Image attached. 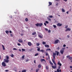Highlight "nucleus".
<instances>
[{"instance_id": "19", "label": "nucleus", "mask_w": 72, "mask_h": 72, "mask_svg": "<svg viewBox=\"0 0 72 72\" xmlns=\"http://www.w3.org/2000/svg\"><path fill=\"white\" fill-rule=\"evenodd\" d=\"M38 36L39 37H40V38H41V39H42V37L41 35H39Z\"/></svg>"}, {"instance_id": "13", "label": "nucleus", "mask_w": 72, "mask_h": 72, "mask_svg": "<svg viewBox=\"0 0 72 72\" xmlns=\"http://www.w3.org/2000/svg\"><path fill=\"white\" fill-rule=\"evenodd\" d=\"M40 61L41 62H43V61H44V62H46L45 60L44 59H40Z\"/></svg>"}, {"instance_id": "12", "label": "nucleus", "mask_w": 72, "mask_h": 72, "mask_svg": "<svg viewBox=\"0 0 72 72\" xmlns=\"http://www.w3.org/2000/svg\"><path fill=\"white\" fill-rule=\"evenodd\" d=\"M52 67L53 69H55V68H57V66L55 65V66H52Z\"/></svg>"}, {"instance_id": "48", "label": "nucleus", "mask_w": 72, "mask_h": 72, "mask_svg": "<svg viewBox=\"0 0 72 72\" xmlns=\"http://www.w3.org/2000/svg\"><path fill=\"white\" fill-rule=\"evenodd\" d=\"M57 72H59V69H57Z\"/></svg>"}, {"instance_id": "16", "label": "nucleus", "mask_w": 72, "mask_h": 72, "mask_svg": "<svg viewBox=\"0 0 72 72\" xmlns=\"http://www.w3.org/2000/svg\"><path fill=\"white\" fill-rule=\"evenodd\" d=\"M45 47H46V48H49V45L47 44H46L45 45Z\"/></svg>"}, {"instance_id": "36", "label": "nucleus", "mask_w": 72, "mask_h": 72, "mask_svg": "<svg viewBox=\"0 0 72 72\" xmlns=\"http://www.w3.org/2000/svg\"><path fill=\"white\" fill-rule=\"evenodd\" d=\"M6 59H7V60L9 59V57H8V56H6Z\"/></svg>"}, {"instance_id": "5", "label": "nucleus", "mask_w": 72, "mask_h": 72, "mask_svg": "<svg viewBox=\"0 0 72 72\" xmlns=\"http://www.w3.org/2000/svg\"><path fill=\"white\" fill-rule=\"evenodd\" d=\"M4 62H6V63H8L9 62V60L7 59H4Z\"/></svg>"}, {"instance_id": "15", "label": "nucleus", "mask_w": 72, "mask_h": 72, "mask_svg": "<svg viewBox=\"0 0 72 72\" xmlns=\"http://www.w3.org/2000/svg\"><path fill=\"white\" fill-rule=\"evenodd\" d=\"M49 5H48L49 6H50V5H52V3L51 2H49Z\"/></svg>"}, {"instance_id": "42", "label": "nucleus", "mask_w": 72, "mask_h": 72, "mask_svg": "<svg viewBox=\"0 0 72 72\" xmlns=\"http://www.w3.org/2000/svg\"><path fill=\"white\" fill-rule=\"evenodd\" d=\"M45 22L46 23H47V24H48V23H49V22L48 21H46Z\"/></svg>"}, {"instance_id": "17", "label": "nucleus", "mask_w": 72, "mask_h": 72, "mask_svg": "<svg viewBox=\"0 0 72 72\" xmlns=\"http://www.w3.org/2000/svg\"><path fill=\"white\" fill-rule=\"evenodd\" d=\"M40 51H41V52H42V53H44L45 52V50H41Z\"/></svg>"}, {"instance_id": "28", "label": "nucleus", "mask_w": 72, "mask_h": 72, "mask_svg": "<svg viewBox=\"0 0 72 72\" xmlns=\"http://www.w3.org/2000/svg\"><path fill=\"white\" fill-rule=\"evenodd\" d=\"M22 58L23 59H24V55H23L22 56Z\"/></svg>"}, {"instance_id": "31", "label": "nucleus", "mask_w": 72, "mask_h": 72, "mask_svg": "<svg viewBox=\"0 0 72 72\" xmlns=\"http://www.w3.org/2000/svg\"><path fill=\"white\" fill-rule=\"evenodd\" d=\"M49 50H51L50 48L47 49H46V51H49Z\"/></svg>"}, {"instance_id": "11", "label": "nucleus", "mask_w": 72, "mask_h": 72, "mask_svg": "<svg viewBox=\"0 0 72 72\" xmlns=\"http://www.w3.org/2000/svg\"><path fill=\"white\" fill-rule=\"evenodd\" d=\"M58 65H59V66H62V64L60 63V62L59 61V62L57 63Z\"/></svg>"}, {"instance_id": "50", "label": "nucleus", "mask_w": 72, "mask_h": 72, "mask_svg": "<svg viewBox=\"0 0 72 72\" xmlns=\"http://www.w3.org/2000/svg\"><path fill=\"white\" fill-rule=\"evenodd\" d=\"M66 45L65 44H64L63 46V47H66Z\"/></svg>"}, {"instance_id": "54", "label": "nucleus", "mask_w": 72, "mask_h": 72, "mask_svg": "<svg viewBox=\"0 0 72 72\" xmlns=\"http://www.w3.org/2000/svg\"><path fill=\"white\" fill-rule=\"evenodd\" d=\"M44 25H45V26H46V23H44Z\"/></svg>"}, {"instance_id": "64", "label": "nucleus", "mask_w": 72, "mask_h": 72, "mask_svg": "<svg viewBox=\"0 0 72 72\" xmlns=\"http://www.w3.org/2000/svg\"><path fill=\"white\" fill-rule=\"evenodd\" d=\"M46 69H48V66H46Z\"/></svg>"}, {"instance_id": "26", "label": "nucleus", "mask_w": 72, "mask_h": 72, "mask_svg": "<svg viewBox=\"0 0 72 72\" xmlns=\"http://www.w3.org/2000/svg\"><path fill=\"white\" fill-rule=\"evenodd\" d=\"M25 20L26 22H28V18H26Z\"/></svg>"}, {"instance_id": "35", "label": "nucleus", "mask_w": 72, "mask_h": 72, "mask_svg": "<svg viewBox=\"0 0 72 72\" xmlns=\"http://www.w3.org/2000/svg\"><path fill=\"white\" fill-rule=\"evenodd\" d=\"M40 48H37V51H40Z\"/></svg>"}, {"instance_id": "41", "label": "nucleus", "mask_w": 72, "mask_h": 72, "mask_svg": "<svg viewBox=\"0 0 72 72\" xmlns=\"http://www.w3.org/2000/svg\"><path fill=\"white\" fill-rule=\"evenodd\" d=\"M65 28H68V26L66 25L65 27Z\"/></svg>"}, {"instance_id": "21", "label": "nucleus", "mask_w": 72, "mask_h": 72, "mask_svg": "<svg viewBox=\"0 0 72 72\" xmlns=\"http://www.w3.org/2000/svg\"><path fill=\"white\" fill-rule=\"evenodd\" d=\"M67 29H68V31H70L71 30V28H67Z\"/></svg>"}, {"instance_id": "53", "label": "nucleus", "mask_w": 72, "mask_h": 72, "mask_svg": "<svg viewBox=\"0 0 72 72\" xmlns=\"http://www.w3.org/2000/svg\"><path fill=\"white\" fill-rule=\"evenodd\" d=\"M65 31L66 32H67V31H68V30L67 29V28L65 30Z\"/></svg>"}, {"instance_id": "59", "label": "nucleus", "mask_w": 72, "mask_h": 72, "mask_svg": "<svg viewBox=\"0 0 72 72\" xmlns=\"http://www.w3.org/2000/svg\"><path fill=\"white\" fill-rule=\"evenodd\" d=\"M57 50H59V47H58V48H57Z\"/></svg>"}, {"instance_id": "47", "label": "nucleus", "mask_w": 72, "mask_h": 72, "mask_svg": "<svg viewBox=\"0 0 72 72\" xmlns=\"http://www.w3.org/2000/svg\"><path fill=\"white\" fill-rule=\"evenodd\" d=\"M46 56H48V54L46 52Z\"/></svg>"}, {"instance_id": "45", "label": "nucleus", "mask_w": 72, "mask_h": 72, "mask_svg": "<svg viewBox=\"0 0 72 72\" xmlns=\"http://www.w3.org/2000/svg\"><path fill=\"white\" fill-rule=\"evenodd\" d=\"M13 50H17V49L15 48H14L13 49Z\"/></svg>"}, {"instance_id": "22", "label": "nucleus", "mask_w": 72, "mask_h": 72, "mask_svg": "<svg viewBox=\"0 0 72 72\" xmlns=\"http://www.w3.org/2000/svg\"><path fill=\"white\" fill-rule=\"evenodd\" d=\"M39 70H40V69H39V68H38V69H36V72H38V71H39Z\"/></svg>"}, {"instance_id": "1", "label": "nucleus", "mask_w": 72, "mask_h": 72, "mask_svg": "<svg viewBox=\"0 0 72 72\" xmlns=\"http://www.w3.org/2000/svg\"><path fill=\"white\" fill-rule=\"evenodd\" d=\"M35 25L37 27H39H39H41L42 26V23H37L35 24Z\"/></svg>"}, {"instance_id": "7", "label": "nucleus", "mask_w": 72, "mask_h": 72, "mask_svg": "<svg viewBox=\"0 0 72 72\" xmlns=\"http://www.w3.org/2000/svg\"><path fill=\"white\" fill-rule=\"evenodd\" d=\"M52 60L53 62L54 63V64H55V66H57V64H56V63H55V61H54V60L52 59Z\"/></svg>"}, {"instance_id": "63", "label": "nucleus", "mask_w": 72, "mask_h": 72, "mask_svg": "<svg viewBox=\"0 0 72 72\" xmlns=\"http://www.w3.org/2000/svg\"><path fill=\"white\" fill-rule=\"evenodd\" d=\"M67 37H68V38H69V35H67Z\"/></svg>"}, {"instance_id": "30", "label": "nucleus", "mask_w": 72, "mask_h": 72, "mask_svg": "<svg viewBox=\"0 0 72 72\" xmlns=\"http://www.w3.org/2000/svg\"><path fill=\"white\" fill-rule=\"evenodd\" d=\"M41 65L40 64H39L38 65V68H41Z\"/></svg>"}, {"instance_id": "34", "label": "nucleus", "mask_w": 72, "mask_h": 72, "mask_svg": "<svg viewBox=\"0 0 72 72\" xmlns=\"http://www.w3.org/2000/svg\"><path fill=\"white\" fill-rule=\"evenodd\" d=\"M48 17L49 18H53V16L49 15Z\"/></svg>"}, {"instance_id": "32", "label": "nucleus", "mask_w": 72, "mask_h": 72, "mask_svg": "<svg viewBox=\"0 0 72 72\" xmlns=\"http://www.w3.org/2000/svg\"><path fill=\"white\" fill-rule=\"evenodd\" d=\"M47 19H48V20H49V21H51V19H50V18L48 17H47Z\"/></svg>"}, {"instance_id": "27", "label": "nucleus", "mask_w": 72, "mask_h": 72, "mask_svg": "<svg viewBox=\"0 0 72 72\" xmlns=\"http://www.w3.org/2000/svg\"><path fill=\"white\" fill-rule=\"evenodd\" d=\"M42 44L43 45H45V44H46V42H43Z\"/></svg>"}, {"instance_id": "20", "label": "nucleus", "mask_w": 72, "mask_h": 72, "mask_svg": "<svg viewBox=\"0 0 72 72\" xmlns=\"http://www.w3.org/2000/svg\"><path fill=\"white\" fill-rule=\"evenodd\" d=\"M10 56L11 57H12V58H13V57H14V55L13 54H12V55H11Z\"/></svg>"}, {"instance_id": "25", "label": "nucleus", "mask_w": 72, "mask_h": 72, "mask_svg": "<svg viewBox=\"0 0 72 72\" xmlns=\"http://www.w3.org/2000/svg\"><path fill=\"white\" fill-rule=\"evenodd\" d=\"M59 54V52L58 51H57L56 53V55L57 56H58V55Z\"/></svg>"}, {"instance_id": "9", "label": "nucleus", "mask_w": 72, "mask_h": 72, "mask_svg": "<svg viewBox=\"0 0 72 72\" xmlns=\"http://www.w3.org/2000/svg\"><path fill=\"white\" fill-rule=\"evenodd\" d=\"M57 26H62V24H60V23H58L57 24Z\"/></svg>"}, {"instance_id": "56", "label": "nucleus", "mask_w": 72, "mask_h": 72, "mask_svg": "<svg viewBox=\"0 0 72 72\" xmlns=\"http://www.w3.org/2000/svg\"><path fill=\"white\" fill-rule=\"evenodd\" d=\"M34 62L35 64H36V60H34Z\"/></svg>"}, {"instance_id": "55", "label": "nucleus", "mask_w": 72, "mask_h": 72, "mask_svg": "<svg viewBox=\"0 0 72 72\" xmlns=\"http://www.w3.org/2000/svg\"><path fill=\"white\" fill-rule=\"evenodd\" d=\"M10 36L11 37H13V34H11Z\"/></svg>"}, {"instance_id": "60", "label": "nucleus", "mask_w": 72, "mask_h": 72, "mask_svg": "<svg viewBox=\"0 0 72 72\" xmlns=\"http://www.w3.org/2000/svg\"><path fill=\"white\" fill-rule=\"evenodd\" d=\"M8 71H9V70H5L6 72H8Z\"/></svg>"}, {"instance_id": "51", "label": "nucleus", "mask_w": 72, "mask_h": 72, "mask_svg": "<svg viewBox=\"0 0 72 72\" xmlns=\"http://www.w3.org/2000/svg\"><path fill=\"white\" fill-rule=\"evenodd\" d=\"M45 30L46 31H48V29L47 28H45Z\"/></svg>"}, {"instance_id": "40", "label": "nucleus", "mask_w": 72, "mask_h": 72, "mask_svg": "<svg viewBox=\"0 0 72 72\" xmlns=\"http://www.w3.org/2000/svg\"><path fill=\"white\" fill-rule=\"evenodd\" d=\"M69 59H70V60H72V57H70L69 58Z\"/></svg>"}, {"instance_id": "44", "label": "nucleus", "mask_w": 72, "mask_h": 72, "mask_svg": "<svg viewBox=\"0 0 72 72\" xmlns=\"http://www.w3.org/2000/svg\"><path fill=\"white\" fill-rule=\"evenodd\" d=\"M51 32V30H48V33H50Z\"/></svg>"}, {"instance_id": "6", "label": "nucleus", "mask_w": 72, "mask_h": 72, "mask_svg": "<svg viewBox=\"0 0 72 72\" xmlns=\"http://www.w3.org/2000/svg\"><path fill=\"white\" fill-rule=\"evenodd\" d=\"M28 44L29 46H31L32 45V43L31 42H28Z\"/></svg>"}, {"instance_id": "61", "label": "nucleus", "mask_w": 72, "mask_h": 72, "mask_svg": "<svg viewBox=\"0 0 72 72\" xmlns=\"http://www.w3.org/2000/svg\"><path fill=\"white\" fill-rule=\"evenodd\" d=\"M9 32L10 33H12V31H9Z\"/></svg>"}, {"instance_id": "38", "label": "nucleus", "mask_w": 72, "mask_h": 72, "mask_svg": "<svg viewBox=\"0 0 72 72\" xmlns=\"http://www.w3.org/2000/svg\"><path fill=\"white\" fill-rule=\"evenodd\" d=\"M39 55L38 53H37L35 55V56H37Z\"/></svg>"}, {"instance_id": "24", "label": "nucleus", "mask_w": 72, "mask_h": 72, "mask_svg": "<svg viewBox=\"0 0 72 72\" xmlns=\"http://www.w3.org/2000/svg\"><path fill=\"white\" fill-rule=\"evenodd\" d=\"M56 55V53H53V56H55Z\"/></svg>"}, {"instance_id": "14", "label": "nucleus", "mask_w": 72, "mask_h": 72, "mask_svg": "<svg viewBox=\"0 0 72 72\" xmlns=\"http://www.w3.org/2000/svg\"><path fill=\"white\" fill-rule=\"evenodd\" d=\"M40 43H37L36 44V45L37 46H40Z\"/></svg>"}, {"instance_id": "3", "label": "nucleus", "mask_w": 72, "mask_h": 72, "mask_svg": "<svg viewBox=\"0 0 72 72\" xmlns=\"http://www.w3.org/2000/svg\"><path fill=\"white\" fill-rule=\"evenodd\" d=\"M60 41L59 40L57 39L56 40H55L54 42V43L55 44H58V42H59Z\"/></svg>"}, {"instance_id": "57", "label": "nucleus", "mask_w": 72, "mask_h": 72, "mask_svg": "<svg viewBox=\"0 0 72 72\" xmlns=\"http://www.w3.org/2000/svg\"><path fill=\"white\" fill-rule=\"evenodd\" d=\"M29 61V59H28L27 60H26V62H28V61Z\"/></svg>"}, {"instance_id": "43", "label": "nucleus", "mask_w": 72, "mask_h": 72, "mask_svg": "<svg viewBox=\"0 0 72 72\" xmlns=\"http://www.w3.org/2000/svg\"><path fill=\"white\" fill-rule=\"evenodd\" d=\"M53 60H55V56H53Z\"/></svg>"}, {"instance_id": "18", "label": "nucleus", "mask_w": 72, "mask_h": 72, "mask_svg": "<svg viewBox=\"0 0 72 72\" xmlns=\"http://www.w3.org/2000/svg\"><path fill=\"white\" fill-rule=\"evenodd\" d=\"M2 46L3 48V50H5V48H4V45H2Z\"/></svg>"}, {"instance_id": "39", "label": "nucleus", "mask_w": 72, "mask_h": 72, "mask_svg": "<svg viewBox=\"0 0 72 72\" xmlns=\"http://www.w3.org/2000/svg\"><path fill=\"white\" fill-rule=\"evenodd\" d=\"M26 72V70H22V72Z\"/></svg>"}, {"instance_id": "58", "label": "nucleus", "mask_w": 72, "mask_h": 72, "mask_svg": "<svg viewBox=\"0 0 72 72\" xmlns=\"http://www.w3.org/2000/svg\"><path fill=\"white\" fill-rule=\"evenodd\" d=\"M58 69H60V66H58Z\"/></svg>"}, {"instance_id": "33", "label": "nucleus", "mask_w": 72, "mask_h": 72, "mask_svg": "<svg viewBox=\"0 0 72 72\" xmlns=\"http://www.w3.org/2000/svg\"><path fill=\"white\" fill-rule=\"evenodd\" d=\"M53 27L55 28H57V26L55 25H53Z\"/></svg>"}, {"instance_id": "10", "label": "nucleus", "mask_w": 72, "mask_h": 72, "mask_svg": "<svg viewBox=\"0 0 72 72\" xmlns=\"http://www.w3.org/2000/svg\"><path fill=\"white\" fill-rule=\"evenodd\" d=\"M18 41L19 42H23V40H22V39H19L18 40Z\"/></svg>"}, {"instance_id": "46", "label": "nucleus", "mask_w": 72, "mask_h": 72, "mask_svg": "<svg viewBox=\"0 0 72 72\" xmlns=\"http://www.w3.org/2000/svg\"><path fill=\"white\" fill-rule=\"evenodd\" d=\"M17 45H18V46H21V44H20V43H18Z\"/></svg>"}, {"instance_id": "29", "label": "nucleus", "mask_w": 72, "mask_h": 72, "mask_svg": "<svg viewBox=\"0 0 72 72\" xmlns=\"http://www.w3.org/2000/svg\"><path fill=\"white\" fill-rule=\"evenodd\" d=\"M62 12H65V10H64V9L63 8H62Z\"/></svg>"}, {"instance_id": "37", "label": "nucleus", "mask_w": 72, "mask_h": 72, "mask_svg": "<svg viewBox=\"0 0 72 72\" xmlns=\"http://www.w3.org/2000/svg\"><path fill=\"white\" fill-rule=\"evenodd\" d=\"M50 64H51V65H53V63H52V62H51V61H50Z\"/></svg>"}, {"instance_id": "4", "label": "nucleus", "mask_w": 72, "mask_h": 72, "mask_svg": "<svg viewBox=\"0 0 72 72\" xmlns=\"http://www.w3.org/2000/svg\"><path fill=\"white\" fill-rule=\"evenodd\" d=\"M2 65L3 66V67H5V66H6V64H5V63L4 62H3L2 63Z\"/></svg>"}, {"instance_id": "49", "label": "nucleus", "mask_w": 72, "mask_h": 72, "mask_svg": "<svg viewBox=\"0 0 72 72\" xmlns=\"http://www.w3.org/2000/svg\"><path fill=\"white\" fill-rule=\"evenodd\" d=\"M22 51H25V49H23V48H22Z\"/></svg>"}, {"instance_id": "52", "label": "nucleus", "mask_w": 72, "mask_h": 72, "mask_svg": "<svg viewBox=\"0 0 72 72\" xmlns=\"http://www.w3.org/2000/svg\"><path fill=\"white\" fill-rule=\"evenodd\" d=\"M67 58H69V57H70V55H68L66 57Z\"/></svg>"}, {"instance_id": "2", "label": "nucleus", "mask_w": 72, "mask_h": 72, "mask_svg": "<svg viewBox=\"0 0 72 72\" xmlns=\"http://www.w3.org/2000/svg\"><path fill=\"white\" fill-rule=\"evenodd\" d=\"M64 49H65V48H64L60 50V53L61 54H63V53H64Z\"/></svg>"}, {"instance_id": "62", "label": "nucleus", "mask_w": 72, "mask_h": 72, "mask_svg": "<svg viewBox=\"0 0 72 72\" xmlns=\"http://www.w3.org/2000/svg\"><path fill=\"white\" fill-rule=\"evenodd\" d=\"M21 36H23V34L22 33L21 34Z\"/></svg>"}, {"instance_id": "23", "label": "nucleus", "mask_w": 72, "mask_h": 72, "mask_svg": "<svg viewBox=\"0 0 72 72\" xmlns=\"http://www.w3.org/2000/svg\"><path fill=\"white\" fill-rule=\"evenodd\" d=\"M5 32H6V33L7 34H8V33H9V31L8 30H6L5 31Z\"/></svg>"}, {"instance_id": "8", "label": "nucleus", "mask_w": 72, "mask_h": 72, "mask_svg": "<svg viewBox=\"0 0 72 72\" xmlns=\"http://www.w3.org/2000/svg\"><path fill=\"white\" fill-rule=\"evenodd\" d=\"M32 35H35V37H36V32H33L32 33Z\"/></svg>"}]
</instances>
